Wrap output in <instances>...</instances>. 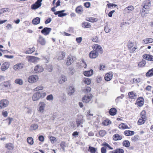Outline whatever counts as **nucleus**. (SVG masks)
<instances>
[{"instance_id": "obj_1", "label": "nucleus", "mask_w": 153, "mask_h": 153, "mask_svg": "<svg viewBox=\"0 0 153 153\" xmlns=\"http://www.w3.org/2000/svg\"><path fill=\"white\" fill-rule=\"evenodd\" d=\"M151 6V1L150 0H146L144 3L143 9L141 13V16L144 17L145 16V13L147 14L148 13L150 8Z\"/></svg>"}, {"instance_id": "obj_2", "label": "nucleus", "mask_w": 153, "mask_h": 153, "mask_svg": "<svg viewBox=\"0 0 153 153\" xmlns=\"http://www.w3.org/2000/svg\"><path fill=\"white\" fill-rule=\"evenodd\" d=\"M46 93L45 92L42 91V92H37L33 94L32 100L33 101H37L40 98H42L45 97Z\"/></svg>"}, {"instance_id": "obj_3", "label": "nucleus", "mask_w": 153, "mask_h": 153, "mask_svg": "<svg viewBox=\"0 0 153 153\" xmlns=\"http://www.w3.org/2000/svg\"><path fill=\"white\" fill-rule=\"evenodd\" d=\"M45 103L43 102H39L38 108V110L40 113H42L45 111V109L46 106Z\"/></svg>"}, {"instance_id": "obj_4", "label": "nucleus", "mask_w": 153, "mask_h": 153, "mask_svg": "<svg viewBox=\"0 0 153 153\" xmlns=\"http://www.w3.org/2000/svg\"><path fill=\"white\" fill-rule=\"evenodd\" d=\"M39 79L38 76L36 75H33L29 77L28 79V81L31 83H33L38 81Z\"/></svg>"}, {"instance_id": "obj_5", "label": "nucleus", "mask_w": 153, "mask_h": 153, "mask_svg": "<svg viewBox=\"0 0 153 153\" xmlns=\"http://www.w3.org/2000/svg\"><path fill=\"white\" fill-rule=\"evenodd\" d=\"M9 104V102L7 100L3 99L0 101V109L6 107Z\"/></svg>"}, {"instance_id": "obj_6", "label": "nucleus", "mask_w": 153, "mask_h": 153, "mask_svg": "<svg viewBox=\"0 0 153 153\" xmlns=\"http://www.w3.org/2000/svg\"><path fill=\"white\" fill-rule=\"evenodd\" d=\"M42 0H37L34 4L31 5V8L35 10L39 7L41 5V2Z\"/></svg>"}, {"instance_id": "obj_7", "label": "nucleus", "mask_w": 153, "mask_h": 153, "mask_svg": "<svg viewBox=\"0 0 153 153\" xmlns=\"http://www.w3.org/2000/svg\"><path fill=\"white\" fill-rule=\"evenodd\" d=\"M93 48L94 50L95 49V51H96L97 52L102 54L103 53L102 49V47L98 44H96L93 45Z\"/></svg>"}, {"instance_id": "obj_8", "label": "nucleus", "mask_w": 153, "mask_h": 153, "mask_svg": "<svg viewBox=\"0 0 153 153\" xmlns=\"http://www.w3.org/2000/svg\"><path fill=\"white\" fill-rule=\"evenodd\" d=\"M43 70L44 69L41 65H38L34 68L33 72L34 73L41 72L43 71Z\"/></svg>"}, {"instance_id": "obj_9", "label": "nucleus", "mask_w": 153, "mask_h": 153, "mask_svg": "<svg viewBox=\"0 0 153 153\" xmlns=\"http://www.w3.org/2000/svg\"><path fill=\"white\" fill-rule=\"evenodd\" d=\"M92 97L91 94H89L85 95L82 98V101L84 102L88 103L90 101Z\"/></svg>"}, {"instance_id": "obj_10", "label": "nucleus", "mask_w": 153, "mask_h": 153, "mask_svg": "<svg viewBox=\"0 0 153 153\" xmlns=\"http://www.w3.org/2000/svg\"><path fill=\"white\" fill-rule=\"evenodd\" d=\"M27 59L29 62H35L39 59L38 58L33 56H27Z\"/></svg>"}, {"instance_id": "obj_11", "label": "nucleus", "mask_w": 153, "mask_h": 153, "mask_svg": "<svg viewBox=\"0 0 153 153\" xmlns=\"http://www.w3.org/2000/svg\"><path fill=\"white\" fill-rule=\"evenodd\" d=\"M98 53L95 50L92 51L89 54V56L91 59H95L98 56Z\"/></svg>"}, {"instance_id": "obj_12", "label": "nucleus", "mask_w": 153, "mask_h": 153, "mask_svg": "<svg viewBox=\"0 0 153 153\" xmlns=\"http://www.w3.org/2000/svg\"><path fill=\"white\" fill-rule=\"evenodd\" d=\"M37 42L42 45H45L46 43V41L45 38L40 35L39 36V38L37 40Z\"/></svg>"}, {"instance_id": "obj_13", "label": "nucleus", "mask_w": 153, "mask_h": 153, "mask_svg": "<svg viewBox=\"0 0 153 153\" xmlns=\"http://www.w3.org/2000/svg\"><path fill=\"white\" fill-rule=\"evenodd\" d=\"M75 89L73 86H69L67 89L68 94L69 96L73 95L75 92Z\"/></svg>"}, {"instance_id": "obj_14", "label": "nucleus", "mask_w": 153, "mask_h": 153, "mask_svg": "<svg viewBox=\"0 0 153 153\" xmlns=\"http://www.w3.org/2000/svg\"><path fill=\"white\" fill-rule=\"evenodd\" d=\"M51 30V29L49 27H45L42 30L41 33L45 35H48Z\"/></svg>"}, {"instance_id": "obj_15", "label": "nucleus", "mask_w": 153, "mask_h": 153, "mask_svg": "<svg viewBox=\"0 0 153 153\" xmlns=\"http://www.w3.org/2000/svg\"><path fill=\"white\" fill-rule=\"evenodd\" d=\"M112 77L113 74L112 72H110L105 74L104 78L106 81H109L112 79Z\"/></svg>"}, {"instance_id": "obj_16", "label": "nucleus", "mask_w": 153, "mask_h": 153, "mask_svg": "<svg viewBox=\"0 0 153 153\" xmlns=\"http://www.w3.org/2000/svg\"><path fill=\"white\" fill-rule=\"evenodd\" d=\"M23 67L24 64L22 63H19L14 65L13 69L15 70L16 71L22 69Z\"/></svg>"}, {"instance_id": "obj_17", "label": "nucleus", "mask_w": 153, "mask_h": 153, "mask_svg": "<svg viewBox=\"0 0 153 153\" xmlns=\"http://www.w3.org/2000/svg\"><path fill=\"white\" fill-rule=\"evenodd\" d=\"M137 103L139 106H142L144 103V100L141 97L138 98L137 100Z\"/></svg>"}, {"instance_id": "obj_18", "label": "nucleus", "mask_w": 153, "mask_h": 153, "mask_svg": "<svg viewBox=\"0 0 153 153\" xmlns=\"http://www.w3.org/2000/svg\"><path fill=\"white\" fill-rule=\"evenodd\" d=\"M9 66V63L7 62H4L1 65V70L2 71H4L8 68Z\"/></svg>"}, {"instance_id": "obj_19", "label": "nucleus", "mask_w": 153, "mask_h": 153, "mask_svg": "<svg viewBox=\"0 0 153 153\" xmlns=\"http://www.w3.org/2000/svg\"><path fill=\"white\" fill-rule=\"evenodd\" d=\"M143 57L147 60L153 61V56L149 54H145L143 55Z\"/></svg>"}, {"instance_id": "obj_20", "label": "nucleus", "mask_w": 153, "mask_h": 153, "mask_svg": "<svg viewBox=\"0 0 153 153\" xmlns=\"http://www.w3.org/2000/svg\"><path fill=\"white\" fill-rule=\"evenodd\" d=\"M128 96L129 97L133 99H136L137 98V95L136 93L133 91L129 92L128 94Z\"/></svg>"}, {"instance_id": "obj_21", "label": "nucleus", "mask_w": 153, "mask_h": 153, "mask_svg": "<svg viewBox=\"0 0 153 153\" xmlns=\"http://www.w3.org/2000/svg\"><path fill=\"white\" fill-rule=\"evenodd\" d=\"M67 79L66 76L64 75H62L59 77L58 81V82L60 84H62L67 80Z\"/></svg>"}, {"instance_id": "obj_22", "label": "nucleus", "mask_w": 153, "mask_h": 153, "mask_svg": "<svg viewBox=\"0 0 153 153\" xmlns=\"http://www.w3.org/2000/svg\"><path fill=\"white\" fill-rule=\"evenodd\" d=\"M153 39L151 38H147L144 39L142 41V43L143 44H147L152 43Z\"/></svg>"}, {"instance_id": "obj_23", "label": "nucleus", "mask_w": 153, "mask_h": 153, "mask_svg": "<svg viewBox=\"0 0 153 153\" xmlns=\"http://www.w3.org/2000/svg\"><path fill=\"white\" fill-rule=\"evenodd\" d=\"M124 133L126 136H129L133 135L134 134V132L133 131L126 130L124 131Z\"/></svg>"}, {"instance_id": "obj_24", "label": "nucleus", "mask_w": 153, "mask_h": 153, "mask_svg": "<svg viewBox=\"0 0 153 153\" xmlns=\"http://www.w3.org/2000/svg\"><path fill=\"white\" fill-rule=\"evenodd\" d=\"M113 138L114 140L117 141L121 140L122 137V136L119 135L118 134H116L114 135Z\"/></svg>"}, {"instance_id": "obj_25", "label": "nucleus", "mask_w": 153, "mask_h": 153, "mask_svg": "<svg viewBox=\"0 0 153 153\" xmlns=\"http://www.w3.org/2000/svg\"><path fill=\"white\" fill-rule=\"evenodd\" d=\"M93 71L91 70L90 71H85L83 73L84 75L86 76H89L93 74Z\"/></svg>"}, {"instance_id": "obj_26", "label": "nucleus", "mask_w": 153, "mask_h": 153, "mask_svg": "<svg viewBox=\"0 0 153 153\" xmlns=\"http://www.w3.org/2000/svg\"><path fill=\"white\" fill-rule=\"evenodd\" d=\"M40 19L39 17H37L33 19L32 23L34 25H36L40 23Z\"/></svg>"}, {"instance_id": "obj_27", "label": "nucleus", "mask_w": 153, "mask_h": 153, "mask_svg": "<svg viewBox=\"0 0 153 153\" xmlns=\"http://www.w3.org/2000/svg\"><path fill=\"white\" fill-rule=\"evenodd\" d=\"M117 111V110L115 108H112L110 109L109 112L111 115L114 116L116 114Z\"/></svg>"}, {"instance_id": "obj_28", "label": "nucleus", "mask_w": 153, "mask_h": 153, "mask_svg": "<svg viewBox=\"0 0 153 153\" xmlns=\"http://www.w3.org/2000/svg\"><path fill=\"white\" fill-rule=\"evenodd\" d=\"M134 9V7L132 6H128V7H126L124 9V11L126 13H129L130 11L133 10Z\"/></svg>"}, {"instance_id": "obj_29", "label": "nucleus", "mask_w": 153, "mask_h": 153, "mask_svg": "<svg viewBox=\"0 0 153 153\" xmlns=\"http://www.w3.org/2000/svg\"><path fill=\"white\" fill-rule=\"evenodd\" d=\"M75 11L76 13H81L83 12V10L82 7L80 6L76 8Z\"/></svg>"}, {"instance_id": "obj_30", "label": "nucleus", "mask_w": 153, "mask_h": 153, "mask_svg": "<svg viewBox=\"0 0 153 153\" xmlns=\"http://www.w3.org/2000/svg\"><path fill=\"white\" fill-rule=\"evenodd\" d=\"M82 27L84 28H88L91 27V24L88 22H83L82 25Z\"/></svg>"}, {"instance_id": "obj_31", "label": "nucleus", "mask_w": 153, "mask_h": 153, "mask_svg": "<svg viewBox=\"0 0 153 153\" xmlns=\"http://www.w3.org/2000/svg\"><path fill=\"white\" fill-rule=\"evenodd\" d=\"M153 76V68L149 70L146 74V76L148 77H150Z\"/></svg>"}, {"instance_id": "obj_32", "label": "nucleus", "mask_w": 153, "mask_h": 153, "mask_svg": "<svg viewBox=\"0 0 153 153\" xmlns=\"http://www.w3.org/2000/svg\"><path fill=\"white\" fill-rule=\"evenodd\" d=\"M73 59L71 57H69L66 60V64L68 65H69L73 62Z\"/></svg>"}, {"instance_id": "obj_33", "label": "nucleus", "mask_w": 153, "mask_h": 153, "mask_svg": "<svg viewBox=\"0 0 153 153\" xmlns=\"http://www.w3.org/2000/svg\"><path fill=\"white\" fill-rule=\"evenodd\" d=\"M119 128L121 129H129V128L128 126L123 123H121L119 126Z\"/></svg>"}, {"instance_id": "obj_34", "label": "nucleus", "mask_w": 153, "mask_h": 153, "mask_svg": "<svg viewBox=\"0 0 153 153\" xmlns=\"http://www.w3.org/2000/svg\"><path fill=\"white\" fill-rule=\"evenodd\" d=\"M146 120V119H145V118L143 119L141 117V118L139 119L138 120L137 122L138 125H140L144 124Z\"/></svg>"}, {"instance_id": "obj_35", "label": "nucleus", "mask_w": 153, "mask_h": 153, "mask_svg": "<svg viewBox=\"0 0 153 153\" xmlns=\"http://www.w3.org/2000/svg\"><path fill=\"white\" fill-rule=\"evenodd\" d=\"M35 48L34 47H33L31 48H29V49L26 51L25 53L26 54H31L35 51Z\"/></svg>"}, {"instance_id": "obj_36", "label": "nucleus", "mask_w": 153, "mask_h": 153, "mask_svg": "<svg viewBox=\"0 0 153 153\" xmlns=\"http://www.w3.org/2000/svg\"><path fill=\"white\" fill-rule=\"evenodd\" d=\"M15 82L19 85H22L23 84V82L22 80L20 79H16L15 81Z\"/></svg>"}, {"instance_id": "obj_37", "label": "nucleus", "mask_w": 153, "mask_h": 153, "mask_svg": "<svg viewBox=\"0 0 153 153\" xmlns=\"http://www.w3.org/2000/svg\"><path fill=\"white\" fill-rule=\"evenodd\" d=\"M87 20L90 22H97L98 20V19L96 18L90 17L87 18Z\"/></svg>"}, {"instance_id": "obj_38", "label": "nucleus", "mask_w": 153, "mask_h": 153, "mask_svg": "<svg viewBox=\"0 0 153 153\" xmlns=\"http://www.w3.org/2000/svg\"><path fill=\"white\" fill-rule=\"evenodd\" d=\"M38 126L37 124H33L30 126V129L31 131L35 130L38 128Z\"/></svg>"}, {"instance_id": "obj_39", "label": "nucleus", "mask_w": 153, "mask_h": 153, "mask_svg": "<svg viewBox=\"0 0 153 153\" xmlns=\"http://www.w3.org/2000/svg\"><path fill=\"white\" fill-rule=\"evenodd\" d=\"M123 145L124 146L126 147H128L129 146L130 143L129 142L128 140H125L123 142Z\"/></svg>"}, {"instance_id": "obj_40", "label": "nucleus", "mask_w": 153, "mask_h": 153, "mask_svg": "<svg viewBox=\"0 0 153 153\" xmlns=\"http://www.w3.org/2000/svg\"><path fill=\"white\" fill-rule=\"evenodd\" d=\"M27 143L30 145H32L33 143V138L31 137H29L27 139Z\"/></svg>"}, {"instance_id": "obj_41", "label": "nucleus", "mask_w": 153, "mask_h": 153, "mask_svg": "<svg viewBox=\"0 0 153 153\" xmlns=\"http://www.w3.org/2000/svg\"><path fill=\"white\" fill-rule=\"evenodd\" d=\"M82 118H78L76 120V123L77 127L79 126L81 124H82Z\"/></svg>"}, {"instance_id": "obj_42", "label": "nucleus", "mask_w": 153, "mask_h": 153, "mask_svg": "<svg viewBox=\"0 0 153 153\" xmlns=\"http://www.w3.org/2000/svg\"><path fill=\"white\" fill-rule=\"evenodd\" d=\"M124 150L122 149H117L115 151H112V153H123Z\"/></svg>"}, {"instance_id": "obj_43", "label": "nucleus", "mask_w": 153, "mask_h": 153, "mask_svg": "<svg viewBox=\"0 0 153 153\" xmlns=\"http://www.w3.org/2000/svg\"><path fill=\"white\" fill-rule=\"evenodd\" d=\"M65 53L63 52H62L61 53V54L59 55V56L58 57V59L59 60H61L62 59L64 58H65Z\"/></svg>"}, {"instance_id": "obj_44", "label": "nucleus", "mask_w": 153, "mask_h": 153, "mask_svg": "<svg viewBox=\"0 0 153 153\" xmlns=\"http://www.w3.org/2000/svg\"><path fill=\"white\" fill-rule=\"evenodd\" d=\"M44 87L42 85L37 87L34 89V91H38L39 90H42L44 89Z\"/></svg>"}, {"instance_id": "obj_45", "label": "nucleus", "mask_w": 153, "mask_h": 153, "mask_svg": "<svg viewBox=\"0 0 153 153\" xmlns=\"http://www.w3.org/2000/svg\"><path fill=\"white\" fill-rule=\"evenodd\" d=\"M146 62L145 60H142L138 64V66L139 67H142L144 66L146 64Z\"/></svg>"}, {"instance_id": "obj_46", "label": "nucleus", "mask_w": 153, "mask_h": 153, "mask_svg": "<svg viewBox=\"0 0 153 153\" xmlns=\"http://www.w3.org/2000/svg\"><path fill=\"white\" fill-rule=\"evenodd\" d=\"M124 95L121 94L120 96L117 97L115 100V101L117 102H118L120 101L124 97Z\"/></svg>"}, {"instance_id": "obj_47", "label": "nucleus", "mask_w": 153, "mask_h": 153, "mask_svg": "<svg viewBox=\"0 0 153 153\" xmlns=\"http://www.w3.org/2000/svg\"><path fill=\"white\" fill-rule=\"evenodd\" d=\"M140 115L141 118L146 119V112L144 110H143L141 113Z\"/></svg>"}, {"instance_id": "obj_48", "label": "nucleus", "mask_w": 153, "mask_h": 153, "mask_svg": "<svg viewBox=\"0 0 153 153\" xmlns=\"http://www.w3.org/2000/svg\"><path fill=\"white\" fill-rule=\"evenodd\" d=\"M84 82L86 84L89 85L90 84L91 82V79L89 78H84Z\"/></svg>"}, {"instance_id": "obj_49", "label": "nucleus", "mask_w": 153, "mask_h": 153, "mask_svg": "<svg viewBox=\"0 0 153 153\" xmlns=\"http://www.w3.org/2000/svg\"><path fill=\"white\" fill-rule=\"evenodd\" d=\"M53 99V97L52 94H50L48 96L46 97V99L48 100H52Z\"/></svg>"}, {"instance_id": "obj_50", "label": "nucleus", "mask_w": 153, "mask_h": 153, "mask_svg": "<svg viewBox=\"0 0 153 153\" xmlns=\"http://www.w3.org/2000/svg\"><path fill=\"white\" fill-rule=\"evenodd\" d=\"M104 30L105 32L107 33L109 32L111 30V29L107 26L105 27Z\"/></svg>"}, {"instance_id": "obj_51", "label": "nucleus", "mask_w": 153, "mask_h": 153, "mask_svg": "<svg viewBox=\"0 0 153 153\" xmlns=\"http://www.w3.org/2000/svg\"><path fill=\"white\" fill-rule=\"evenodd\" d=\"M99 135L102 136L103 137L105 134V131H100L99 132Z\"/></svg>"}, {"instance_id": "obj_52", "label": "nucleus", "mask_w": 153, "mask_h": 153, "mask_svg": "<svg viewBox=\"0 0 153 153\" xmlns=\"http://www.w3.org/2000/svg\"><path fill=\"white\" fill-rule=\"evenodd\" d=\"M102 153H106V148L105 146L102 147L101 149Z\"/></svg>"}, {"instance_id": "obj_53", "label": "nucleus", "mask_w": 153, "mask_h": 153, "mask_svg": "<svg viewBox=\"0 0 153 153\" xmlns=\"http://www.w3.org/2000/svg\"><path fill=\"white\" fill-rule=\"evenodd\" d=\"M133 81L134 82L138 83L140 82V78H134L133 79Z\"/></svg>"}, {"instance_id": "obj_54", "label": "nucleus", "mask_w": 153, "mask_h": 153, "mask_svg": "<svg viewBox=\"0 0 153 153\" xmlns=\"http://www.w3.org/2000/svg\"><path fill=\"white\" fill-rule=\"evenodd\" d=\"M85 92L87 93L90 92L91 90V88L89 87H87L85 89Z\"/></svg>"}, {"instance_id": "obj_55", "label": "nucleus", "mask_w": 153, "mask_h": 153, "mask_svg": "<svg viewBox=\"0 0 153 153\" xmlns=\"http://www.w3.org/2000/svg\"><path fill=\"white\" fill-rule=\"evenodd\" d=\"M137 48V47H134L133 48H131L130 49V51L131 53H133Z\"/></svg>"}, {"instance_id": "obj_56", "label": "nucleus", "mask_w": 153, "mask_h": 153, "mask_svg": "<svg viewBox=\"0 0 153 153\" xmlns=\"http://www.w3.org/2000/svg\"><path fill=\"white\" fill-rule=\"evenodd\" d=\"M84 6L86 8H89L90 7L91 3L89 2H86L84 3Z\"/></svg>"}, {"instance_id": "obj_57", "label": "nucleus", "mask_w": 153, "mask_h": 153, "mask_svg": "<svg viewBox=\"0 0 153 153\" xmlns=\"http://www.w3.org/2000/svg\"><path fill=\"white\" fill-rule=\"evenodd\" d=\"M25 109L27 111V113L28 114H31L32 112V109L30 108H27L25 107Z\"/></svg>"}, {"instance_id": "obj_58", "label": "nucleus", "mask_w": 153, "mask_h": 153, "mask_svg": "<svg viewBox=\"0 0 153 153\" xmlns=\"http://www.w3.org/2000/svg\"><path fill=\"white\" fill-rule=\"evenodd\" d=\"M92 41L94 42H98V38L97 36L93 37L92 39Z\"/></svg>"}, {"instance_id": "obj_59", "label": "nucleus", "mask_w": 153, "mask_h": 153, "mask_svg": "<svg viewBox=\"0 0 153 153\" xmlns=\"http://www.w3.org/2000/svg\"><path fill=\"white\" fill-rule=\"evenodd\" d=\"M9 81H6L4 83L3 85L5 87H7L9 85Z\"/></svg>"}, {"instance_id": "obj_60", "label": "nucleus", "mask_w": 153, "mask_h": 153, "mask_svg": "<svg viewBox=\"0 0 153 153\" xmlns=\"http://www.w3.org/2000/svg\"><path fill=\"white\" fill-rule=\"evenodd\" d=\"M103 145L104 146H105L106 147H108L110 149H113L107 143H105Z\"/></svg>"}, {"instance_id": "obj_61", "label": "nucleus", "mask_w": 153, "mask_h": 153, "mask_svg": "<svg viewBox=\"0 0 153 153\" xmlns=\"http://www.w3.org/2000/svg\"><path fill=\"white\" fill-rule=\"evenodd\" d=\"M67 15L66 13H63L61 12V11L59 13V15H58V16L59 17H61L62 16H64Z\"/></svg>"}, {"instance_id": "obj_62", "label": "nucleus", "mask_w": 153, "mask_h": 153, "mask_svg": "<svg viewBox=\"0 0 153 153\" xmlns=\"http://www.w3.org/2000/svg\"><path fill=\"white\" fill-rule=\"evenodd\" d=\"M76 40L77 43H81L82 41V38L81 37L77 38H76Z\"/></svg>"}, {"instance_id": "obj_63", "label": "nucleus", "mask_w": 153, "mask_h": 153, "mask_svg": "<svg viewBox=\"0 0 153 153\" xmlns=\"http://www.w3.org/2000/svg\"><path fill=\"white\" fill-rule=\"evenodd\" d=\"M108 7V8H110L111 7H112L114 6L116 7L117 6V5L114 4L109 3L107 4Z\"/></svg>"}, {"instance_id": "obj_64", "label": "nucleus", "mask_w": 153, "mask_h": 153, "mask_svg": "<svg viewBox=\"0 0 153 153\" xmlns=\"http://www.w3.org/2000/svg\"><path fill=\"white\" fill-rule=\"evenodd\" d=\"M52 20V19L51 18H48V19H47L45 21V23L46 24H48L49 23H50L51 21Z\"/></svg>"}]
</instances>
